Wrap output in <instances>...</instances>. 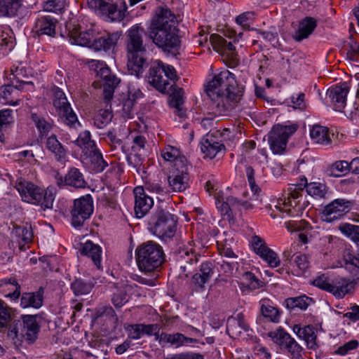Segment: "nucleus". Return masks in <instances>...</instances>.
Segmentation results:
<instances>
[{
  "label": "nucleus",
  "instance_id": "obj_1",
  "mask_svg": "<svg viewBox=\"0 0 359 359\" xmlns=\"http://www.w3.org/2000/svg\"><path fill=\"white\" fill-rule=\"evenodd\" d=\"M205 93L210 100V108L220 116H227L237 105L243 94L234 75L229 70L215 74L207 83Z\"/></svg>",
  "mask_w": 359,
  "mask_h": 359
},
{
  "label": "nucleus",
  "instance_id": "obj_2",
  "mask_svg": "<svg viewBox=\"0 0 359 359\" xmlns=\"http://www.w3.org/2000/svg\"><path fill=\"white\" fill-rule=\"evenodd\" d=\"M306 188L309 195L316 198H325L327 188L326 185L320 182L307 183L306 177L302 179V183L299 184H292L287 189V197L284 199L280 198L275 205V208L283 215L296 217L303 214L304 209L309 205V202L305 199L303 196V189Z\"/></svg>",
  "mask_w": 359,
  "mask_h": 359
},
{
  "label": "nucleus",
  "instance_id": "obj_3",
  "mask_svg": "<svg viewBox=\"0 0 359 359\" xmlns=\"http://www.w3.org/2000/svg\"><path fill=\"white\" fill-rule=\"evenodd\" d=\"M144 29L135 25L127 32L126 48L128 72L132 75L139 76L148 66L147 49L143 43Z\"/></svg>",
  "mask_w": 359,
  "mask_h": 359
},
{
  "label": "nucleus",
  "instance_id": "obj_4",
  "mask_svg": "<svg viewBox=\"0 0 359 359\" xmlns=\"http://www.w3.org/2000/svg\"><path fill=\"white\" fill-rule=\"evenodd\" d=\"M177 223V220L174 215L162 207H158L149 217L147 228L161 241L168 242L175 235Z\"/></svg>",
  "mask_w": 359,
  "mask_h": 359
},
{
  "label": "nucleus",
  "instance_id": "obj_5",
  "mask_svg": "<svg viewBox=\"0 0 359 359\" xmlns=\"http://www.w3.org/2000/svg\"><path fill=\"white\" fill-rule=\"evenodd\" d=\"M37 316L22 315L21 319L13 320L8 330V337L17 344L24 339L31 344L36 341L40 332Z\"/></svg>",
  "mask_w": 359,
  "mask_h": 359
},
{
  "label": "nucleus",
  "instance_id": "obj_6",
  "mask_svg": "<svg viewBox=\"0 0 359 359\" xmlns=\"http://www.w3.org/2000/svg\"><path fill=\"white\" fill-rule=\"evenodd\" d=\"M135 256L139 269L144 273L156 270L164 261L162 247L154 241H148L138 246Z\"/></svg>",
  "mask_w": 359,
  "mask_h": 359
},
{
  "label": "nucleus",
  "instance_id": "obj_7",
  "mask_svg": "<svg viewBox=\"0 0 359 359\" xmlns=\"http://www.w3.org/2000/svg\"><path fill=\"white\" fill-rule=\"evenodd\" d=\"M15 188L23 201L39 205L43 210L53 208L55 197L50 189L43 191L34 184L22 180L17 181Z\"/></svg>",
  "mask_w": 359,
  "mask_h": 359
},
{
  "label": "nucleus",
  "instance_id": "obj_8",
  "mask_svg": "<svg viewBox=\"0 0 359 359\" xmlns=\"http://www.w3.org/2000/svg\"><path fill=\"white\" fill-rule=\"evenodd\" d=\"M176 76L175 70L172 66L155 60L151 65L147 79L149 83L158 91L165 93L172 87L170 81H174Z\"/></svg>",
  "mask_w": 359,
  "mask_h": 359
},
{
  "label": "nucleus",
  "instance_id": "obj_9",
  "mask_svg": "<svg viewBox=\"0 0 359 359\" xmlns=\"http://www.w3.org/2000/svg\"><path fill=\"white\" fill-rule=\"evenodd\" d=\"M149 37L154 44L164 51L176 50L180 46L176 28L149 27Z\"/></svg>",
  "mask_w": 359,
  "mask_h": 359
},
{
  "label": "nucleus",
  "instance_id": "obj_10",
  "mask_svg": "<svg viewBox=\"0 0 359 359\" xmlns=\"http://www.w3.org/2000/svg\"><path fill=\"white\" fill-rule=\"evenodd\" d=\"M313 284L323 290L332 293L337 298H343L353 288L352 282L344 278L337 277L333 280H330L325 274H322L314 279Z\"/></svg>",
  "mask_w": 359,
  "mask_h": 359
},
{
  "label": "nucleus",
  "instance_id": "obj_11",
  "mask_svg": "<svg viewBox=\"0 0 359 359\" xmlns=\"http://www.w3.org/2000/svg\"><path fill=\"white\" fill-rule=\"evenodd\" d=\"M53 90V104L57 114L66 125L74 126L78 123L77 116L72 109L65 93L57 87H55Z\"/></svg>",
  "mask_w": 359,
  "mask_h": 359
},
{
  "label": "nucleus",
  "instance_id": "obj_12",
  "mask_svg": "<svg viewBox=\"0 0 359 359\" xmlns=\"http://www.w3.org/2000/svg\"><path fill=\"white\" fill-rule=\"evenodd\" d=\"M268 336L280 350L287 351L292 358L298 359L301 357L303 348L284 329L280 327L269 332Z\"/></svg>",
  "mask_w": 359,
  "mask_h": 359
},
{
  "label": "nucleus",
  "instance_id": "obj_13",
  "mask_svg": "<svg viewBox=\"0 0 359 359\" xmlns=\"http://www.w3.org/2000/svg\"><path fill=\"white\" fill-rule=\"evenodd\" d=\"M297 127L294 125H276L273 127L269 135V143L273 154L282 153L286 147L288 138L295 133Z\"/></svg>",
  "mask_w": 359,
  "mask_h": 359
},
{
  "label": "nucleus",
  "instance_id": "obj_14",
  "mask_svg": "<svg viewBox=\"0 0 359 359\" xmlns=\"http://www.w3.org/2000/svg\"><path fill=\"white\" fill-rule=\"evenodd\" d=\"M93 212V201L90 195L88 194L75 199L71 210L72 224L75 226H83Z\"/></svg>",
  "mask_w": 359,
  "mask_h": 359
},
{
  "label": "nucleus",
  "instance_id": "obj_15",
  "mask_svg": "<svg viewBox=\"0 0 359 359\" xmlns=\"http://www.w3.org/2000/svg\"><path fill=\"white\" fill-rule=\"evenodd\" d=\"M89 4L97 11L107 21L120 22L125 17V2H123V11L119 9L117 4L111 0H90Z\"/></svg>",
  "mask_w": 359,
  "mask_h": 359
},
{
  "label": "nucleus",
  "instance_id": "obj_16",
  "mask_svg": "<svg viewBox=\"0 0 359 359\" xmlns=\"http://www.w3.org/2000/svg\"><path fill=\"white\" fill-rule=\"evenodd\" d=\"M351 201L344 198H337L327 204L323 210V219L331 222L339 219L341 216L348 212L352 206Z\"/></svg>",
  "mask_w": 359,
  "mask_h": 359
},
{
  "label": "nucleus",
  "instance_id": "obj_17",
  "mask_svg": "<svg viewBox=\"0 0 359 359\" xmlns=\"http://www.w3.org/2000/svg\"><path fill=\"white\" fill-rule=\"evenodd\" d=\"M57 20L50 15H40L35 20L33 27L34 35L40 37L48 36L54 37L56 34V25Z\"/></svg>",
  "mask_w": 359,
  "mask_h": 359
},
{
  "label": "nucleus",
  "instance_id": "obj_18",
  "mask_svg": "<svg viewBox=\"0 0 359 359\" xmlns=\"http://www.w3.org/2000/svg\"><path fill=\"white\" fill-rule=\"evenodd\" d=\"M135 196V212L138 218L143 217L154 205L153 198L146 194L142 187H136L133 189Z\"/></svg>",
  "mask_w": 359,
  "mask_h": 359
},
{
  "label": "nucleus",
  "instance_id": "obj_19",
  "mask_svg": "<svg viewBox=\"0 0 359 359\" xmlns=\"http://www.w3.org/2000/svg\"><path fill=\"white\" fill-rule=\"evenodd\" d=\"M94 33L92 29L81 31L79 25H74L69 32V40L72 44L93 48Z\"/></svg>",
  "mask_w": 359,
  "mask_h": 359
},
{
  "label": "nucleus",
  "instance_id": "obj_20",
  "mask_svg": "<svg viewBox=\"0 0 359 359\" xmlns=\"http://www.w3.org/2000/svg\"><path fill=\"white\" fill-rule=\"evenodd\" d=\"M176 172L168 177L169 187L175 192H182L189 187L187 165L180 166Z\"/></svg>",
  "mask_w": 359,
  "mask_h": 359
},
{
  "label": "nucleus",
  "instance_id": "obj_21",
  "mask_svg": "<svg viewBox=\"0 0 359 359\" xmlns=\"http://www.w3.org/2000/svg\"><path fill=\"white\" fill-rule=\"evenodd\" d=\"M55 180L59 187L67 185L75 188H83L86 186L82 173L76 168H70L65 177L57 173L55 175Z\"/></svg>",
  "mask_w": 359,
  "mask_h": 359
},
{
  "label": "nucleus",
  "instance_id": "obj_22",
  "mask_svg": "<svg viewBox=\"0 0 359 359\" xmlns=\"http://www.w3.org/2000/svg\"><path fill=\"white\" fill-rule=\"evenodd\" d=\"M348 93V87L346 83L335 86L327 90V95L332 102L335 110L341 111L344 108Z\"/></svg>",
  "mask_w": 359,
  "mask_h": 359
},
{
  "label": "nucleus",
  "instance_id": "obj_23",
  "mask_svg": "<svg viewBox=\"0 0 359 359\" xmlns=\"http://www.w3.org/2000/svg\"><path fill=\"white\" fill-rule=\"evenodd\" d=\"M224 149V145L216 140V135L207 134L201 142V150L205 157L213 158L218 152Z\"/></svg>",
  "mask_w": 359,
  "mask_h": 359
},
{
  "label": "nucleus",
  "instance_id": "obj_24",
  "mask_svg": "<svg viewBox=\"0 0 359 359\" xmlns=\"http://www.w3.org/2000/svg\"><path fill=\"white\" fill-rule=\"evenodd\" d=\"M175 16L172 12L164 8H159L156 16L152 19L150 27L175 28Z\"/></svg>",
  "mask_w": 359,
  "mask_h": 359
},
{
  "label": "nucleus",
  "instance_id": "obj_25",
  "mask_svg": "<svg viewBox=\"0 0 359 359\" xmlns=\"http://www.w3.org/2000/svg\"><path fill=\"white\" fill-rule=\"evenodd\" d=\"M213 274V269L210 263L204 262L201 266L199 271L195 273L191 278V285L196 290L204 289L205 284L210 280Z\"/></svg>",
  "mask_w": 359,
  "mask_h": 359
},
{
  "label": "nucleus",
  "instance_id": "obj_26",
  "mask_svg": "<svg viewBox=\"0 0 359 359\" xmlns=\"http://www.w3.org/2000/svg\"><path fill=\"white\" fill-rule=\"evenodd\" d=\"M90 67L96 72L97 76L101 78L106 85L117 86L119 83V80L111 74L109 67H106L103 62L93 60L90 62Z\"/></svg>",
  "mask_w": 359,
  "mask_h": 359
},
{
  "label": "nucleus",
  "instance_id": "obj_27",
  "mask_svg": "<svg viewBox=\"0 0 359 359\" xmlns=\"http://www.w3.org/2000/svg\"><path fill=\"white\" fill-rule=\"evenodd\" d=\"M317 27V20L312 17H306L302 19L298 25V28L293 35L296 41H302L307 39Z\"/></svg>",
  "mask_w": 359,
  "mask_h": 359
},
{
  "label": "nucleus",
  "instance_id": "obj_28",
  "mask_svg": "<svg viewBox=\"0 0 359 359\" xmlns=\"http://www.w3.org/2000/svg\"><path fill=\"white\" fill-rule=\"evenodd\" d=\"M292 330L299 338L305 341L308 348H314L316 346V339L317 336L313 326L306 325L302 327L300 325L296 324L294 325Z\"/></svg>",
  "mask_w": 359,
  "mask_h": 359
},
{
  "label": "nucleus",
  "instance_id": "obj_29",
  "mask_svg": "<svg viewBox=\"0 0 359 359\" xmlns=\"http://www.w3.org/2000/svg\"><path fill=\"white\" fill-rule=\"evenodd\" d=\"M120 34L114 32L107 33L97 39L93 40V48L95 50H104L105 51L111 50L115 47L118 40L120 38Z\"/></svg>",
  "mask_w": 359,
  "mask_h": 359
},
{
  "label": "nucleus",
  "instance_id": "obj_30",
  "mask_svg": "<svg viewBox=\"0 0 359 359\" xmlns=\"http://www.w3.org/2000/svg\"><path fill=\"white\" fill-rule=\"evenodd\" d=\"M161 156L165 161L173 162L176 170H179L180 166L187 165L186 158L180 156L179 149L170 145L161 150Z\"/></svg>",
  "mask_w": 359,
  "mask_h": 359
},
{
  "label": "nucleus",
  "instance_id": "obj_31",
  "mask_svg": "<svg viewBox=\"0 0 359 359\" xmlns=\"http://www.w3.org/2000/svg\"><path fill=\"white\" fill-rule=\"evenodd\" d=\"M18 320L15 318V311L13 309L0 299V332L8 334L10 324L13 323V320Z\"/></svg>",
  "mask_w": 359,
  "mask_h": 359
},
{
  "label": "nucleus",
  "instance_id": "obj_32",
  "mask_svg": "<svg viewBox=\"0 0 359 359\" xmlns=\"http://www.w3.org/2000/svg\"><path fill=\"white\" fill-rule=\"evenodd\" d=\"M43 287H40L35 292H25L22 295L20 305L23 308L33 307L39 309L43 304Z\"/></svg>",
  "mask_w": 359,
  "mask_h": 359
},
{
  "label": "nucleus",
  "instance_id": "obj_33",
  "mask_svg": "<svg viewBox=\"0 0 359 359\" xmlns=\"http://www.w3.org/2000/svg\"><path fill=\"white\" fill-rule=\"evenodd\" d=\"M10 77L14 81L15 88L18 90H23L24 86H29V90L34 88V83L32 81H27V73L25 67H17L15 69H11V74Z\"/></svg>",
  "mask_w": 359,
  "mask_h": 359
},
{
  "label": "nucleus",
  "instance_id": "obj_34",
  "mask_svg": "<svg viewBox=\"0 0 359 359\" xmlns=\"http://www.w3.org/2000/svg\"><path fill=\"white\" fill-rule=\"evenodd\" d=\"M23 0H0V17H15L22 6Z\"/></svg>",
  "mask_w": 359,
  "mask_h": 359
},
{
  "label": "nucleus",
  "instance_id": "obj_35",
  "mask_svg": "<svg viewBox=\"0 0 359 359\" xmlns=\"http://www.w3.org/2000/svg\"><path fill=\"white\" fill-rule=\"evenodd\" d=\"M210 43L212 46L213 48L219 51H226L229 54H231V57L236 56L235 46L231 42H227L225 39L218 34H212L210 36Z\"/></svg>",
  "mask_w": 359,
  "mask_h": 359
},
{
  "label": "nucleus",
  "instance_id": "obj_36",
  "mask_svg": "<svg viewBox=\"0 0 359 359\" xmlns=\"http://www.w3.org/2000/svg\"><path fill=\"white\" fill-rule=\"evenodd\" d=\"M46 147L48 151L54 154L55 158L57 161H60L65 158L67 151L55 135L47 138Z\"/></svg>",
  "mask_w": 359,
  "mask_h": 359
},
{
  "label": "nucleus",
  "instance_id": "obj_37",
  "mask_svg": "<svg viewBox=\"0 0 359 359\" xmlns=\"http://www.w3.org/2000/svg\"><path fill=\"white\" fill-rule=\"evenodd\" d=\"M81 254L90 257L95 265L100 269L102 249L98 245L90 241L86 242L81 249Z\"/></svg>",
  "mask_w": 359,
  "mask_h": 359
},
{
  "label": "nucleus",
  "instance_id": "obj_38",
  "mask_svg": "<svg viewBox=\"0 0 359 359\" xmlns=\"http://www.w3.org/2000/svg\"><path fill=\"white\" fill-rule=\"evenodd\" d=\"M195 341V339L187 337L180 333H175L173 334L162 333L160 336V341L170 343L172 345H175L176 346H187Z\"/></svg>",
  "mask_w": 359,
  "mask_h": 359
},
{
  "label": "nucleus",
  "instance_id": "obj_39",
  "mask_svg": "<svg viewBox=\"0 0 359 359\" xmlns=\"http://www.w3.org/2000/svg\"><path fill=\"white\" fill-rule=\"evenodd\" d=\"M343 257L345 268L354 276L358 275L359 273V252L346 250Z\"/></svg>",
  "mask_w": 359,
  "mask_h": 359
},
{
  "label": "nucleus",
  "instance_id": "obj_40",
  "mask_svg": "<svg viewBox=\"0 0 359 359\" xmlns=\"http://www.w3.org/2000/svg\"><path fill=\"white\" fill-rule=\"evenodd\" d=\"M183 95L184 91L182 88H174L172 94L170 95V107L176 109L177 115L181 118L184 117L186 115L185 110L182 108V104L184 103Z\"/></svg>",
  "mask_w": 359,
  "mask_h": 359
},
{
  "label": "nucleus",
  "instance_id": "obj_41",
  "mask_svg": "<svg viewBox=\"0 0 359 359\" xmlns=\"http://www.w3.org/2000/svg\"><path fill=\"white\" fill-rule=\"evenodd\" d=\"M311 139L318 144L326 145L331 142L327 128L321 126H315L310 132Z\"/></svg>",
  "mask_w": 359,
  "mask_h": 359
},
{
  "label": "nucleus",
  "instance_id": "obj_42",
  "mask_svg": "<svg viewBox=\"0 0 359 359\" xmlns=\"http://www.w3.org/2000/svg\"><path fill=\"white\" fill-rule=\"evenodd\" d=\"M93 150V151H89L86 154L90 158L91 168L95 172H101L108 166V163L103 158L101 152L97 147L95 150Z\"/></svg>",
  "mask_w": 359,
  "mask_h": 359
},
{
  "label": "nucleus",
  "instance_id": "obj_43",
  "mask_svg": "<svg viewBox=\"0 0 359 359\" xmlns=\"http://www.w3.org/2000/svg\"><path fill=\"white\" fill-rule=\"evenodd\" d=\"M74 143L79 147L85 154H88L89 151H93V149H95V142L91 140L90 133L88 130H85L79 134V137Z\"/></svg>",
  "mask_w": 359,
  "mask_h": 359
},
{
  "label": "nucleus",
  "instance_id": "obj_44",
  "mask_svg": "<svg viewBox=\"0 0 359 359\" xmlns=\"http://www.w3.org/2000/svg\"><path fill=\"white\" fill-rule=\"evenodd\" d=\"M311 302V298L306 296H300L297 297L287 298L285 304V306L290 310L299 309L301 310H306Z\"/></svg>",
  "mask_w": 359,
  "mask_h": 359
},
{
  "label": "nucleus",
  "instance_id": "obj_45",
  "mask_svg": "<svg viewBox=\"0 0 359 359\" xmlns=\"http://www.w3.org/2000/svg\"><path fill=\"white\" fill-rule=\"evenodd\" d=\"M261 312L264 317L269 318L273 323H277L280 321V312L277 308L271 305L269 301H262Z\"/></svg>",
  "mask_w": 359,
  "mask_h": 359
},
{
  "label": "nucleus",
  "instance_id": "obj_46",
  "mask_svg": "<svg viewBox=\"0 0 359 359\" xmlns=\"http://www.w3.org/2000/svg\"><path fill=\"white\" fill-rule=\"evenodd\" d=\"M93 287V284L90 281L82 279H76L71 284V288L76 296L89 294Z\"/></svg>",
  "mask_w": 359,
  "mask_h": 359
},
{
  "label": "nucleus",
  "instance_id": "obj_47",
  "mask_svg": "<svg viewBox=\"0 0 359 359\" xmlns=\"http://www.w3.org/2000/svg\"><path fill=\"white\" fill-rule=\"evenodd\" d=\"M128 301L126 290L124 286H115L111 296V302L116 308L122 307Z\"/></svg>",
  "mask_w": 359,
  "mask_h": 359
},
{
  "label": "nucleus",
  "instance_id": "obj_48",
  "mask_svg": "<svg viewBox=\"0 0 359 359\" xmlns=\"http://www.w3.org/2000/svg\"><path fill=\"white\" fill-rule=\"evenodd\" d=\"M111 118V111L109 109H101L98 111L93 119L94 125L97 128H103L110 123Z\"/></svg>",
  "mask_w": 359,
  "mask_h": 359
},
{
  "label": "nucleus",
  "instance_id": "obj_49",
  "mask_svg": "<svg viewBox=\"0 0 359 359\" xmlns=\"http://www.w3.org/2000/svg\"><path fill=\"white\" fill-rule=\"evenodd\" d=\"M32 120L41 135H46L52 128V125L48 123L43 117L36 114H32Z\"/></svg>",
  "mask_w": 359,
  "mask_h": 359
},
{
  "label": "nucleus",
  "instance_id": "obj_50",
  "mask_svg": "<svg viewBox=\"0 0 359 359\" xmlns=\"http://www.w3.org/2000/svg\"><path fill=\"white\" fill-rule=\"evenodd\" d=\"M340 230L359 246V226L344 224L340 226Z\"/></svg>",
  "mask_w": 359,
  "mask_h": 359
},
{
  "label": "nucleus",
  "instance_id": "obj_51",
  "mask_svg": "<svg viewBox=\"0 0 359 359\" xmlns=\"http://www.w3.org/2000/svg\"><path fill=\"white\" fill-rule=\"evenodd\" d=\"M260 257L272 268L278 267L280 264L278 255L269 248L260 255Z\"/></svg>",
  "mask_w": 359,
  "mask_h": 359
},
{
  "label": "nucleus",
  "instance_id": "obj_52",
  "mask_svg": "<svg viewBox=\"0 0 359 359\" xmlns=\"http://www.w3.org/2000/svg\"><path fill=\"white\" fill-rule=\"evenodd\" d=\"M215 199L217 208L220 212L221 215L226 216L227 219H230L232 215V212L231 208L228 205L227 201H224V199L219 196V193L217 194Z\"/></svg>",
  "mask_w": 359,
  "mask_h": 359
},
{
  "label": "nucleus",
  "instance_id": "obj_53",
  "mask_svg": "<svg viewBox=\"0 0 359 359\" xmlns=\"http://www.w3.org/2000/svg\"><path fill=\"white\" fill-rule=\"evenodd\" d=\"M330 175L340 176L341 173L351 170L350 163L346 161H339L334 163L330 168Z\"/></svg>",
  "mask_w": 359,
  "mask_h": 359
},
{
  "label": "nucleus",
  "instance_id": "obj_54",
  "mask_svg": "<svg viewBox=\"0 0 359 359\" xmlns=\"http://www.w3.org/2000/svg\"><path fill=\"white\" fill-rule=\"evenodd\" d=\"M13 46V41L11 31H6L3 27L0 26V48H8L11 49Z\"/></svg>",
  "mask_w": 359,
  "mask_h": 359
},
{
  "label": "nucleus",
  "instance_id": "obj_55",
  "mask_svg": "<svg viewBox=\"0 0 359 359\" xmlns=\"http://www.w3.org/2000/svg\"><path fill=\"white\" fill-rule=\"evenodd\" d=\"M251 245L254 252L259 257L269 248L265 241L258 236H252Z\"/></svg>",
  "mask_w": 359,
  "mask_h": 359
},
{
  "label": "nucleus",
  "instance_id": "obj_56",
  "mask_svg": "<svg viewBox=\"0 0 359 359\" xmlns=\"http://www.w3.org/2000/svg\"><path fill=\"white\" fill-rule=\"evenodd\" d=\"M13 233L25 243L29 242L33 236L31 229L27 226H15L13 230Z\"/></svg>",
  "mask_w": 359,
  "mask_h": 359
},
{
  "label": "nucleus",
  "instance_id": "obj_57",
  "mask_svg": "<svg viewBox=\"0 0 359 359\" xmlns=\"http://www.w3.org/2000/svg\"><path fill=\"white\" fill-rule=\"evenodd\" d=\"M180 257L188 264L192 265L196 264L198 262V257L200 255L196 254L192 250H188L187 249H182L180 251Z\"/></svg>",
  "mask_w": 359,
  "mask_h": 359
},
{
  "label": "nucleus",
  "instance_id": "obj_58",
  "mask_svg": "<svg viewBox=\"0 0 359 359\" xmlns=\"http://www.w3.org/2000/svg\"><path fill=\"white\" fill-rule=\"evenodd\" d=\"M65 0H48L44 4V9L48 12H60L65 8Z\"/></svg>",
  "mask_w": 359,
  "mask_h": 359
},
{
  "label": "nucleus",
  "instance_id": "obj_59",
  "mask_svg": "<svg viewBox=\"0 0 359 359\" xmlns=\"http://www.w3.org/2000/svg\"><path fill=\"white\" fill-rule=\"evenodd\" d=\"M9 84L4 85L0 88V98H3L5 100H8L13 90L17 89L15 88V82L12 80L11 77H9Z\"/></svg>",
  "mask_w": 359,
  "mask_h": 359
},
{
  "label": "nucleus",
  "instance_id": "obj_60",
  "mask_svg": "<svg viewBox=\"0 0 359 359\" xmlns=\"http://www.w3.org/2000/svg\"><path fill=\"white\" fill-rule=\"evenodd\" d=\"M294 263L300 273H304L309 266V261L307 255H297L294 258Z\"/></svg>",
  "mask_w": 359,
  "mask_h": 359
},
{
  "label": "nucleus",
  "instance_id": "obj_61",
  "mask_svg": "<svg viewBox=\"0 0 359 359\" xmlns=\"http://www.w3.org/2000/svg\"><path fill=\"white\" fill-rule=\"evenodd\" d=\"M12 114L13 110L10 109L0 111V126L7 128L13 121Z\"/></svg>",
  "mask_w": 359,
  "mask_h": 359
},
{
  "label": "nucleus",
  "instance_id": "obj_62",
  "mask_svg": "<svg viewBox=\"0 0 359 359\" xmlns=\"http://www.w3.org/2000/svg\"><path fill=\"white\" fill-rule=\"evenodd\" d=\"M255 16L254 12H245L236 17V22L241 25L244 29L249 27L250 21L252 20Z\"/></svg>",
  "mask_w": 359,
  "mask_h": 359
},
{
  "label": "nucleus",
  "instance_id": "obj_63",
  "mask_svg": "<svg viewBox=\"0 0 359 359\" xmlns=\"http://www.w3.org/2000/svg\"><path fill=\"white\" fill-rule=\"evenodd\" d=\"M243 278L246 282L245 284L251 289L258 288L261 285L259 280L251 272H245L243 276Z\"/></svg>",
  "mask_w": 359,
  "mask_h": 359
},
{
  "label": "nucleus",
  "instance_id": "obj_64",
  "mask_svg": "<svg viewBox=\"0 0 359 359\" xmlns=\"http://www.w3.org/2000/svg\"><path fill=\"white\" fill-rule=\"evenodd\" d=\"M230 323L231 326H233V324H236L241 332L243 330L247 331L249 329L248 324L245 321L244 316L241 313H238L236 316H231Z\"/></svg>",
  "mask_w": 359,
  "mask_h": 359
}]
</instances>
